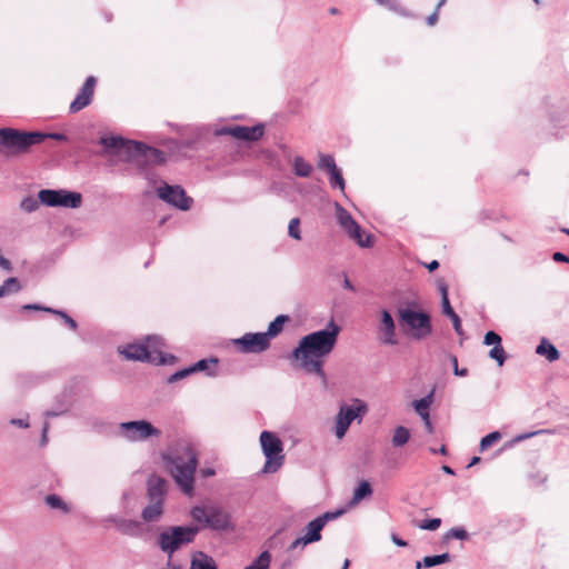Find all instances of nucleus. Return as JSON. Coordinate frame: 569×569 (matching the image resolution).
Listing matches in <instances>:
<instances>
[{"label": "nucleus", "instance_id": "nucleus-1", "mask_svg": "<svg viewBox=\"0 0 569 569\" xmlns=\"http://www.w3.org/2000/svg\"><path fill=\"white\" fill-rule=\"evenodd\" d=\"M340 328L330 321L326 329L302 337L292 350L290 358L298 361L299 368L307 373L317 375L323 382L327 376L323 371V359L335 349Z\"/></svg>", "mask_w": 569, "mask_h": 569}, {"label": "nucleus", "instance_id": "nucleus-2", "mask_svg": "<svg viewBox=\"0 0 569 569\" xmlns=\"http://www.w3.org/2000/svg\"><path fill=\"white\" fill-rule=\"evenodd\" d=\"M162 460L179 488L187 495L192 493L194 472L198 466L193 450L187 445L170 448L162 453Z\"/></svg>", "mask_w": 569, "mask_h": 569}, {"label": "nucleus", "instance_id": "nucleus-3", "mask_svg": "<svg viewBox=\"0 0 569 569\" xmlns=\"http://www.w3.org/2000/svg\"><path fill=\"white\" fill-rule=\"evenodd\" d=\"M163 340L159 336H149L143 342L129 343L118 348L120 355L127 360L147 361L154 365L172 363L174 356L164 355Z\"/></svg>", "mask_w": 569, "mask_h": 569}, {"label": "nucleus", "instance_id": "nucleus-4", "mask_svg": "<svg viewBox=\"0 0 569 569\" xmlns=\"http://www.w3.org/2000/svg\"><path fill=\"white\" fill-rule=\"evenodd\" d=\"M46 134L24 132L12 128L0 129V154L7 158L26 153L32 146L41 143Z\"/></svg>", "mask_w": 569, "mask_h": 569}, {"label": "nucleus", "instance_id": "nucleus-5", "mask_svg": "<svg viewBox=\"0 0 569 569\" xmlns=\"http://www.w3.org/2000/svg\"><path fill=\"white\" fill-rule=\"evenodd\" d=\"M199 532L198 527L190 526H172L162 530L157 539V545L160 550L168 555L171 559L172 555L182 548L191 543L197 533Z\"/></svg>", "mask_w": 569, "mask_h": 569}, {"label": "nucleus", "instance_id": "nucleus-6", "mask_svg": "<svg viewBox=\"0 0 569 569\" xmlns=\"http://www.w3.org/2000/svg\"><path fill=\"white\" fill-rule=\"evenodd\" d=\"M259 440L266 458L262 472L276 473L284 463L283 443L274 432L267 430L260 433Z\"/></svg>", "mask_w": 569, "mask_h": 569}, {"label": "nucleus", "instance_id": "nucleus-7", "mask_svg": "<svg viewBox=\"0 0 569 569\" xmlns=\"http://www.w3.org/2000/svg\"><path fill=\"white\" fill-rule=\"evenodd\" d=\"M398 320L413 339L421 340L432 332L430 316L425 311H417L409 307L398 309Z\"/></svg>", "mask_w": 569, "mask_h": 569}, {"label": "nucleus", "instance_id": "nucleus-8", "mask_svg": "<svg viewBox=\"0 0 569 569\" xmlns=\"http://www.w3.org/2000/svg\"><path fill=\"white\" fill-rule=\"evenodd\" d=\"M118 433L129 442H142L150 438H159L161 430L147 420L120 422Z\"/></svg>", "mask_w": 569, "mask_h": 569}, {"label": "nucleus", "instance_id": "nucleus-9", "mask_svg": "<svg viewBox=\"0 0 569 569\" xmlns=\"http://www.w3.org/2000/svg\"><path fill=\"white\" fill-rule=\"evenodd\" d=\"M39 201L47 207L77 209L82 204V194L66 189H41L39 191Z\"/></svg>", "mask_w": 569, "mask_h": 569}, {"label": "nucleus", "instance_id": "nucleus-10", "mask_svg": "<svg viewBox=\"0 0 569 569\" xmlns=\"http://www.w3.org/2000/svg\"><path fill=\"white\" fill-rule=\"evenodd\" d=\"M343 513V510L328 511L310 521L305 528V535L297 538L290 545V549L303 548L308 543L319 541L321 539V530L330 520H335Z\"/></svg>", "mask_w": 569, "mask_h": 569}, {"label": "nucleus", "instance_id": "nucleus-11", "mask_svg": "<svg viewBox=\"0 0 569 569\" xmlns=\"http://www.w3.org/2000/svg\"><path fill=\"white\" fill-rule=\"evenodd\" d=\"M336 218L339 226L353 239L360 247L369 248L372 246V238L366 234L351 214L338 202L335 203Z\"/></svg>", "mask_w": 569, "mask_h": 569}, {"label": "nucleus", "instance_id": "nucleus-12", "mask_svg": "<svg viewBox=\"0 0 569 569\" xmlns=\"http://www.w3.org/2000/svg\"><path fill=\"white\" fill-rule=\"evenodd\" d=\"M367 411L368 407L366 402L360 399H355L350 406L342 405L336 417L335 433L337 438L342 439L346 436L351 422Z\"/></svg>", "mask_w": 569, "mask_h": 569}, {"label": "nucleus", "instance_id": "nucleus-13", "mask_svg": "<svg viewBox=\"0 0 569 569\" xmlns=\"http://www.w3.org/2000/svg\"><path fill=\"white\" fill-rule=\"evenodd\" d=\"M99 143L103 147L104 153L119 157L124 156L127 161H130L132 153L139 150L137 141L126 140L118 136L101 137Z\"/></svg>", "mask_w": 569, "mask_h": 569}, {"label": "nucleus", "instance_id": "nucleus-14", "mask_svg": "<svg viewBox=\"0 0 569 569\" xmlns=\"http://www.w3.org/2000/svg\"><path fill=\"white\" fill-rule=\"evenodd\" d=\"M157 194L164 202L183 211L189 210L192 204V199L180 186L163 183L157 188Z\"/></svg>", "mask_w": 569, "mask_h": 569}, {"label": "nucleus", "instance_id": "nucleus-15", "mask_svg": "<svg viewBox=\"0 0 569 569\" xmlns=\"http://www.w3.org/2000/svg\"><path fill=\"white\" fill-rule=\"evenodd\" d=\"M233 343L246 353H259L270 347L268 335L263 332H249L242 337L234 339Z\"/></svg>", "mask_w": 569, "mask_h": 569}, {"label": "nucleus", "instance_id": "nucleus-16", "mask_svg": "<svg viewBox=\"0 0 569 569\" xmlns=\"http://www.w3.org/2000/svg\"><path fill=\"white\" fill-rule=\"evenodd\" d=\"M218 136L228 134L242 141H258L264 133V126L259 123L252 127L233 126L223 127L216 131Z\"/></svg>", "mask_w": 569, "mask_h": 569}, {"label": "nucleus", "instance_id": "nucleus-17", "mask_svg": "<svg viewBox=\"0 0 569 569\" xmlns=\"http://www.w3.org/2000/svg\"><path fill=\"white\" fill-rule=\"evenodd\" d=\"M377 331L381 343L386 346H396L398 343L396 322L387 309L380 311Z\"/></svg>", "mask_w": 569, "mask_h": 569}, {"label": "nucleus", "instance_id": "nucleus-18", "mask_svg": "<svg viewBox=\"0 0 569 569\" xmlns=\"http://www.w3.org/2000/svg\"><path fill=\"white\" fill-rule=\"evenodd\" d=\"M139 150L132 153L130 161H134L138 164H161L166 160L164 153L156 148L148 147L141 142H138Z\"/></svg>", "mask_w": 569, "mask_h": 569}, {"label": "nucleus", "instance_id": "nucleus-19", "mask_svg": "<svg viewBox=\"0 0 569 569\" xmlns=\"http://www.w3.org/2000/svg\"><path fill=\"white\" fill-rule=\"evenodd\" d=\"M96 86V78L90 76L81 87L74 100L70 103V111L76 113L89 106L92 101Z\"/></svg>", "mask_w": 569, "mask_h": 569}, {"label": "nucleus", "instance_id": "nucleus-20", "mask_svg": "<svg viewBox=\"0 0 569 569\" xmlns=\"http://www.w3.org/2000/svg\"><path fill=\"white\" fill-rule=\"evenodd\" d=\"M117 530L122 535L133 538H140L143 533V527L140 521L126 518L117 520Z\"/></svg>", "mask_w": 569, "mask_h": 569}, {"label": "nucleus", "instance_id": "nucleus-21", "mask_svg": "<svg viewBox=\"0 0 569 569\" xmlns=\"http://www.w3.org/2000/svg\"><path fill=\"white\" fill-rule=\"evenodd\" d=\"M167 481L158 476H152L148 480V498L149 500L162 501L166 493Z\"/></svg>", "mask_w": 569, "mask_h": 569}, {"label": "nucleus", "instance_id": "nucleus-22", "mask_svg": "<svg viewBox=\"0 0 569 569\" xmlns=\"http://www.w3.org/2000/svg\"><path fill=\"white\" fill-rule=\"evenodd\" d=\"M207 525L216 530H223L229 527V517L218 508H209Z\"/></svg>", "mask_w": 569, "mask_h": 569}, {"label": "nucleus", "instance_id": "nucleus-23", "mask_svg": "<svg viewBox=\"0 0 569 569\" xmlns=\"http://www.w3.org/2000/svg\"><path fill=\"white\" fill-rule=\"evenodd\" d=\"M163 513V502L149 500L148 506H146L141 512V518L146 522H157L160 520Z\"/></svg>", "mask_w": 569, "mask_h": 569}, {"label": "nucleus", "instance_id": "nucleus-24", "mask_svg": "<svg viewBox=\"0 0 569 569\" xmlns=\"http://www.w3.org/2000/svg\"><path fill=\"white\" fill-rule=\"evenodd\" d=\"M190 569H218L217 563L210 556L202 551H196L192 555Z\"/></svg>", "mask_w": 569, "mask_h": 569}, {"label": "nucleus", "instance_id": "nucleus-25", "mask_svg": "<svg viewBox=\"0 0 569 569\" xmlns=\"http://www.w3.org/2000/svg\"><path fill=\"white\" fill-rule=\"evenodd\" d=\"M218 363L217 358L201 359L191 366L192 372L206 371L207 376H217L216 366Z\"/></svg>", "mask_w": 569, "mask_h": 569}, {"label": "nucleus", "instance_id": "nucleus-26", "mask_svg": "<svg viewBox=\"0 0 569 569\" xmlns=\"http://www.w3.org/2000/svg\"><path fill=\"white\" fill-rule=\"evenodd\" d=\"M292 169L297 177L307 178L311 174L312 164L306 161L301 156H296L292 159Z\"/></svg>", "mask_w": 569, "mask_h": 569}, {"label": "nucleus", "instance_id": "nucleus-27", "mask_svg": "<svg viewBox=\"0 0 569 569\" xmlns=\"http://www.w3.org/2000/svg\"><path fill=\"white\" fill-rule=\"evenodd\" d=\"M450 555L448 552H445L442 555H436V556H427L422 559V561H418L416 565L417 569H420L422 566L425 568H431L441 563H446L450 560Z\"/></svg>", "mask_w": 569, "mask_h": 569}, {"label": "nucleus", "instance_id": "nucleus-28", "mask_svg": "<svg viewBox=\"0 0 569 569\" xmlns=\"http://www.w3.org/2000/svg\"><path fill=\"white\" fill-rule=\"evenodd\" d=\"M372 495V488L370 483L366 480L361 481L358 487L353 491L352 499L350 501L351 506L358 505L362 499L368 498Z\"/></svg>", "mask_w": 569, "mask_h": 569}, {"label": "nucleus", "instance_id": "nucleus-29", "mask_svg": "<svg viewBox=\"0 0 569 569\" xmlns=\"http://www.w3.org/2000/svg\"><path fill=\"white\" fill-rule=\"evenodd\" d=\"M536 352L540 356H545L549 361H556L560 358V353L556 347L547 342L545 339L537 347Z\"/></svg>", "mask_w": 569, "mask_h": 569}, {"label": "nucleus", "instance_id": "nucleus-30", "mask_svg": "<svg viewBox=\"0 0 569 569\" xmlns=\"http://www.w3.org/2000/svg\"><path fill=\"white\" fill-rule=\"evenodd\" d=\"M289 321V317L286 315H280L274 318L273 321L269 323L267 332H263L264 335H268V339L277 337L283 329V325Z\"/></svg>", "mask_w": 569, "mask_h": 569}, {"label": "nucleus", "instance_id": "nucleus-31", "mask_svg": "<svg viewBox=\"0 0 569 569\" xmlns=\"http://www.w3.org/2000/svg\"><path fill=\"white\" fill-rule=\"evenodd\" d=\"M410 439V431L408 428L403 426H398L392 435V446L396 448H400L405 446Z\"/></svg>", "mask_w": 569, "mask_h": 569}, {"label": "nucleus", "instance_id": "nucleus-32", "mask_svg": "<svg viewBox=\"0 0 569 569\" xmlns=\"http://www.w3.org/2000/svg\"><path fill=\"white\" fill-rule=\"evenodd\" d=\"M441 307H442V312L451 319L455 331L458 335H462V327H461L460 318L452 309L450 301L446 300L445 302L441 303Z\"/></svg>", "mask_w": 569, "mask_h": 569}, {"label": "nucleus", "instance_id": "nucleus-33", "mask_svg": "<svg viewBox=\"0 0 569 569\" xmlns=\"http://www.w3.org/2000/svg\"><path fill=\"white\" fill-rule=\"evenodd\" d=\"M432 401H433V391L429 392L427 396L422 397L419 400H415L412 402V406L418 416H420L422 413L426 415V412L430 411V406L432 405Z\"/></svg>", "mask_w": 569, "mask_h": 569}, {"label": "nucleus", "instance_id": "nucleus-34", "mask_svg": "<svg viewBox=\"0 0 569 569\" xmlns=\"http://www.w3.org/2000/svg\"><path fill=\"white\" fill-rule=\"evenodd\" d=\"M21 290V284L19 280L14 277L8 278L4 280L2 286H0V298L4 296H9L11 293L19 292Z\"/></svg>", "mask_w": 569, "mask_h": 569}, {"label": "nucleus", "instance_id": "nucleus-35", "mask_svg": "<svg viewBox=\"0 0 569 569\" xmlns=\"http://www.w3.org/2000/svg\"><path fill=\"white\" fill-rule=\"evenodd\" d=\"M40 204L42 203L39 201V196L37 198L28 196L20 201L19 208L26 213H32L39 209Z\"/></svg>", "mask_w": 569, "mask_h": 569}, {"label": "nucleus", "instance_id": "nucleus-36", "mask_svg": "<svg viewBox=\"0 0 569 569\" xmlns=\"http://www.w3.org/2000/svg\"><path fill=\"white\" fill-rule=\"evenodd\" d=\"M271 555L269 551H262L260 556L244 569H270Z\"/></svg>", "mask_w": 569, "mask_h": 569}, {"label": "nucleus", "instance_id": "nucleus-37", "mask_svg": "<svg viewBox=\"0 0 569 569\" xmlns=\"http://www.w3.org/2000/svg\"><path fill=\"white\" fill-rule=\"evenodd\" d=\"M44 501L51 509H59L64 513L70 511L69 506L58 495H49Z\"/></svg>", "mask_w": 569, "mask_h": 569}, {"label": "nucleus", "instance_id": "nucleus-38", "mask_svg": "<svg viewBox=\"0 0 569 569\" xmlns=\"http://www.w3.org/2000/svg\"><path fill=\"white\" fill-rule=\"evenodd\" d=\"M318 167L328 173L338 168L333 157L325 153L319 154Z\"/></svg>", "mask_w": 569, "mask_h": 569}, {"label": "nucleus", "instance_id": "nucleus-39", "mask_svg": "<svg viewBox=\"0 0 569 569\" xmlns=\"http://www.w3.org/2000/svg\"><path fill=\"white\" fill-rule=\"evenodd\" d=\"M329 182L332 188H339L342 192L345 191V179L339 168L329 172Z\"/></svg>", "mask_w": 569, "mask_h": 569}, {"label": "nucleus", "instance_id": "nucleus-40", "mask_svg": "<svg viewBox=\"0 0 569 569\" xmlns=\"http://www.w3.org/2000/svg\"><path fill=\"white\" fill-rule=\"evenodd\" d=\"M489 357L496 360L498 366H502L506 361V352L502 346H493V348L489 351Z\"/></svg>", "mask_w": 569, "mask_h": 569}, {"label": "nucleus", "instance_id": "nucleus-41", "mask_svg": "<svg viewBox=\"0 0 569 569\" xmlns=\"http://www.w3.org/2000/svg\"><path fill=\"white\" fill-rule=\"evenodd\" d=\"M501 439V433L499 431L490 432L485 436L480 441V450L483 451L488 449L492 443Z\"/></svg>", "mask_w": 569, "mask_h": 569}, {"label": "nucleus", "instance_id": "nucleus-42", "mask_svg": "<svg viewBox=\"0 0 569 569\" xmlns=\"http://www.w3.org/2000/svg\"><path fill=\"white\" fill-rule=\"evenodd\" d=\"M288 234L291 238L296 239V240H300L301 239L300 220H299V218H292L289 221Z\"/></svg>", "mask_w": 569, "mask_h": 569}, {"label": "nucleus", "instance_id": "nucleus-43", "mask_svg": "<svg viewBox=\"0 0 569 569\" xmlns=\"http://www.w3.org/2000/svg\"><path fill=\"white\" fill-rule=\"evenodd\" d=\"M440 525H441V519L433 518V519L422 521L421 523L418 525V527L423 530L435 531L440 527Z\"/></svg>", "mask_w": 569, "mask_h": 569}, {"label": "nucleus", "instance_id": "nucleus-44", "mask_svg": "<svg viewBox=\"0 0 569 569\" xmlns=\"http://www.w3.org/2000/svg\"><path fill=\"white\" fill-rule=\"evenodd\" d=\"M543 433L551 435V433H555V430H552V429H540V430L532 431V432H526V433H521V435L517 436L515 440L520 442V441L527 440L529 438H532L535 436L543 435Z\"/></svg>", "mask_w": 569, "mask_h": 569}, {"label": "nucleus", "instance_id": "nucleus-45", "mask_svg": "<svg viewBox=\"0 0 569 569\" xmlns=\"http://www.w3.org/2000/svg\"><path fill=\"white\" fill-rule=\"evenodd\" d=\"M446 537L465 540L468 538V532L461 527H455L447 532Z\"/></svg>", "mask_w": 569, "mask_h": 569}, {"label": "nucleus", "instance_id": "nucleus-46", "mask_svg": "<svg viewBox=\"0 0 569 569\" xmlns=\"http://www.w3.org/2000/svg\"><path fill=\"white\" fill-rule=\"evenodd\" d=\"M483 343L486 346H498L501 345V337L495 331H488L485 335Z\"/></svg>", "mask_w": 569, "mask_h": 569}, {"label": "nucleus", "instance_id": "nucleus-47", "mask_svg": "<svg viewBox=\"0 0 569 569\" xmlns=\"http://www.w3.org/2000/svg\"><path fill=\"white\" fill-rule=\"evenodd\" d=\"M191 515H192L193 519H196L197 521H203L207 523L209 508L207 509V508L194 507L191 511Z\"/></svg>", "mask_w": 569, "mask_h": 569}, {"label": "nucleus", "instance_id": "nucleus-48", "mask_svg": "<svg viewBox=\"0 0 569 569\" xmlns=\"http://www.w3.org/2000/svg\"><path fill=\"white\" fill-rule=\"evenodd\" d=\"M191 373H193V372H192L191 366H190L188 368L181 369V370L174 372L173 375H171L168 379V382H170V383L176 382L178 380H181V379L188 377Z\"/></svg>", "mask_w": 569, "mask_h": 569}, {"label": "nucleus", "instance_id": "nucleus-49", "mask_svg": "<svg viewBox=\"0 0 569 569\" xmlns=\"http://www.w3.org/2000/svg\"><path fill=\"white\" fill-rule=\"evenodd\" d=\"M53 315L61 317L63 319V321L66 322V325H68L72 330L77 329V322L70 316H68L64 311L54 309Z\"/></svg>", "mask_w": 569, "mask_h": 569}, {"label": "nucleus", "instance_id": "nucleus-50", "mask_svg": "<svg viewBox=\"0 0 569 569\" xmlns=\"http://www.w3.org/2000/svg\"><path fill=\"white\" fill-rule=\"evenodd\" d=\"M450 361L453 368V373L459 377H466L468 375V369L462 368L460 369L458 366V359L456 356H450Z\"/></svg>", "mask_w": 569, "mask_h": 569}, {"label": "nucleus", "instance_id": "nucleus-51", "mask_svg": "<svg viewBox=\"0 0 569 569\" xmlns=\"http://www.w3.org/2000/svg\"><path fill=\"white\" fill-rule=\"evenodd\" d=\"M22 310L44 311V312H49V313H53V311H54V309H52V308L43 307V306L37 305V303L24 305V306H22Z\"/></svg>", "mask_w": 569, "mask_h": 569}, {"label": "nucleus", "instance_id": "nucleus-52", "mask_svg": "<svg viewBox=\"0 0 569 569\" xmlns=\"http://www.w3.org/2000/svg\"><path fill=\"white\" fill-rule=\"evenodd\" d=\"M438 288H439V291L441 293V303L445 302L446 300H449L448 287H447L446 282L443 280H440L438 282Z\"/></svg>", "mask_w": 569, "mask_h": 569}, {"label": "nucleus", "instance_id": "nucleus-53", "mask_svg": "<svg viewBox=\"0 0 569 569\" xmlns=\"http://www.w3.org/2000/svg\"><path fill=\"white\" fill-rule=\"evenodd\" d=\"M10 423L13 425V426L20 427V428H28L29 427V422H28L27 419L14 418V419L10 420Z\"/></svg>", "mask_w": 569, "mask_h": 569}, {"label": "nucleus", "instance_id": "nucleus-54", "mask_svg": "<svg viewBox=\"0 0 569 569\" xmlns=\"http://www.w3.org/2000/svg\"><path fill=\"white\" fill-rule=\"evenodd\" d=\"M552 259L557 262H569V257L562 252H555Z\"/></svg>", "mask_w": 569, "mask_h": 569}, {"label": "nucleus", "instance_id": "nucleus-55", "mask_svg": "<svg viewBox=\"0 0 569 569\" xmlns=\"http://www.w3.org/2000/svg\"><path fill=\"white\" fill-rule=\"evenodd\" d=\"M0 267L7 271H11L12 269L11 262L3 256H0Z\"/></svg>", "mask_w": 569, "mask_h": 569}, {"label": "nucleus", "instance_id": "nucleus-56", "mask_svg": "<svg viewBox=\"0 0 569 569\" xmlns=\"http://www.w3.org/2000/svg\"><path fill=\"white\" fill-rule=\"evenodd\" d=\"M44 134H46V139L51 138V139L59 140V141L67 140V137L63 133H44Z\"/></svg>", "mask_w": 569, "mask_h": 569}, {"label": "nucleus", "instance_id": "nucleus-57", "mask_svg": "<svg viewBox=\"0 0 569 569\" xmlns=\"http://www.w3.org/2000/svg\"><path fill=\"white\" fill-rule=\"evenodd\" d=\"M438 21V11L435 10V12H432L428 18H427V23L429 26H433L436 22Z\"/></svg>", "mask_w": 569, "mask_h": 569}, {"label": "nucleus", "instance_id": "nucleus-58", "mask_svg": "<svg viewBox=\"0 0 569 569\" xmlns=\"http://www.w3.org/2000/svg\"><path fill=\"white\" fill-rule=\"evenodd\" d=\"M48 430H49V425H48V422H46L43 425V428H42V437H41L42 445H44L46 441H47V432H48Z\"/></svg>", "mask_w": 569, "mask_h": 569}, {"label": "nucleus", "instance_id": "nucleus-59", "mask_svg": "<svg viewBox=\"0 0 569 569\" xmlns=\"http://www.w3.org/2000/svg\"><path fill=\"white\" fill-rule=\"evenodd\" d=\"M392 541H393L397 546H399V547H405V546H407V542H406L405 540L400 539V538H399L398 536H396V535H393V536H392Z\"/></svg>", "mask_w": 569, "mask_h": 569}, {"label": "nucleus", "instance_id": "nucleus-60", "mask_svg": "<svg viewBox=\"0 0 569 569\" xmlns=\"http://www.w3.org/2000/svg\"><path fill=\"white\" fill-rule=\"evenodd\" d=\"M161 569H182L180 565L178 563H173L171 562L170 560L167 562V565L164 567H162Z\"/></svg>", "mask_w": 569, "mask_h": 569}, {"label": "nucleus", "instance_id": "nucleus-61", "mask_svg": "<svg viewBox=\"0 0 569 569\" xmlns=\"http://www.w3.org/2000/svg\"><path fill=\"white\" fill-rule=\"evenodd\" d=\"M439 262L437 260H432L430 263L427 264V268L429 271H433L438 269Z\"/></svg>", "mask_w": 569, "mask_h": 569}, {"label": "nucleus", "instance_id": "nucleus-62", "mask_svg": "<svg viewBox=\"0 0 569 569\" xmlns=\"http://www.w3.org/2000/svg\"><path fill=\"white\" fill-rule=\"evenodd\" d=\"M343 287L350 291H353L355 290V287L352 286V283L350 282V280L348 278H345L343 280Z\"/></svg>", "mask_w": 569, "mask_h": 569}, {"label": "nucleus", "instance_id": "nucleus-63", "mask_svg": "<svg viewBox=\"0 0 569 569\" xmlns=\"http://www.w3.org/2000/svg\"><path fill=\"white\" fill-rule=\"evenodd\" d=\"M46 417H58L60 415H62V411H53V410H48L46 411Z\"/></svg>", "mask_w": 569, "mask_h": 569}, {"label": "nucleus", "instance_id": "nucleus-64", "mask_svg": "<svg viewBox=\"0 0 569 569\" xmlns=\"http://www.w3.org/2000/svg\"><path fill=\"white\" fill-rule=\"evenodd\" d=\"M442 471L447 475H455V471L452 468H450L449 466H442Z\"/></svg>", "mask_w": 569, "mask_h": 569}]
</instances>
